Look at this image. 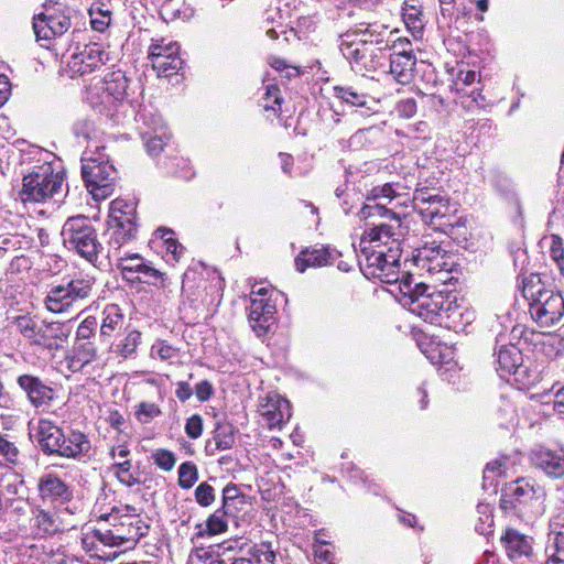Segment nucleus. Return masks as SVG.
<instances>
[{
  "label": "nucleus",
  "mask_w": 564,
  "mask_h": 564,
  "mask_svg": "<svg viewBox=\"0 0 564 564\" xmlns=\"http://www.w3.org/2000/svg\"><path fill=\"white\" fill-rule=\"evenodd\" d=\"M28 155L29 160L37 164L23 176L18 199L24 205L58 202L68 189L61 160L53 152L40 147H32Z\"/></svg>",
  "instance_id": "1"
},
{
  "label": "nucleus",
  "mask_w": 564,
  "mask_h": 564,
  "mask_svg": "<svg viewBox=\"0 0 564 564\" xmlns=\"http://www.w3.org/2000/svg\"><path fill=\"white\" fill-rule=\"evenodd\" d=\"M360 24L339 37V50L351 68L361 75L373 73L384 65L386 50L390 40H384L388 28L383 24Z\"/></svg>",
  "instance_id": "2"
},
{
  "label": "nucleus",
  "mask_w": 564,
  "mask_h": 564,
  "mask_svg": "<svg viewBox=\"0 0 564 564\" xmlns=\"http://www.w3.org/2000/svg\"><path fill=\"white\" fill-rule=\"evenodd\" d=\"M98 525L94 534L102 544L124 550L134 547L149 530L130 505L113 507L109 513L99 516Z\"/></svg>",
  "instance_id": "3"
},
{
  "label": "nucleus",
  "mask_w": 564,
  "mask_h": 564,
  "mask_svg": "<svg viewBox=\"0 0 564 564\" xmlns=\"http://www.w3.org/2000/svg\"><path fill=\"white\" fill-rule=\"evenodd\" d=\"M522 294L529 303L531 318L540 327L549 328L563 318V295L546 288L540 275L531 274L523 280Z\"/></svg>",
  "instance_id": "4"
},
{
  "label": "nucleus",
  "mask_w": 564,
  "mask_h": 564,
  "mask_svg": "<svg viewBox=\"0 0 564 564\" xmlns=\"http://www.w3.org/2000/svg\"><path fill=\"white\" fill-rule=\"evenodd\" d=\"M424 282H413V276L406 273L399 286V302L412 314L425 322L440 324L448 293L431 291Z\"/></svg>",
  "instance_id": "5"
},
{
  "label": "nucleus",
  "mask_w": 564,
  "mask_h": 564,
  "mask_svg": "<svg viewBox=\"0 0 564 564\" xmlns=\"http://www.w3.org/2000/svg\"><path fill=\"white\" fill-rule=\"evenodd\" d=\"M95 282L89 274H77L67 283L53 285L44 299L46 310L54 314L73 312L91 296Z\"/></svg>",
  "instance_id": "6"
},
{
  "label": "nucleus",
  "mask_w": 564,
  "mask_h": 564,
  "mask_svg": "<svg viewBox=\"0 0 564 564\" xmlns=\"http://www.w3.org/2000/svg\"><path fill=\"white\" fill-rule=\"evenodd\" d=\"M61 235L67 249L76 251L88 262L96 263L102 247L98 242L96 230L87 217L68 218L63 225Z\"/></svg>",
  "instance_id": "7"
},
{
  "label": "nucleus",
  "mask_w": 564,
  "mask_h": 564,
  "mask_svg": "<svg viewBox=\"0 0 564 564\" xmlns=\"http://www.w3.org/2000/svg\"><path fill=\"white\" fill-rule=\"evenodd\" d=\"M87 155V152H85ZM82 175L85 184L96 200L106 199L115 188L117 171L102 153L82 158Z\"/></svg>",
  "instance_id": "8"
},
{
  "label": "nucleus",
  "mask_w": 564,
  "mask_h": 564,
  "mask_svg": "<svg viewBox=\"0 0 564 564\" xmlns=\"http://www.w3.org/2000/svg\"><path fill=\"white\" fill-rule=\"evenodd\" d=\"M127 88L124 73L120 69L111 70L87 88L86 99L99 112L111 111L117 102L124 100Z\"/></svg>",
  "instance_id": "9"
},
{
  "label": "nucleus",
  "mask_w": 564,
  "mask_h": 564,
  "mask_svg": "<svg viewBox=\"0 0 564 564\" xmlns=\"http://www.w3.org/2000/svg\"><path fill=\"white\" fill-rule=\"evenodd\" d=\"M370 225L372 227L364 231L359 241V249L365 259L378 251L387 252L394 243L401 249V223L395 215L391 217L390 224L373 221Z\"/></svg>",
  "instance_id": "10"
},
{
  "label": "nucleus",
  "mask_w": 564,
  "mask_h": 564,
  "mask_svg": "<svg viewBox=\"0 0 564 564\" xmlns=\"http://www.w3.org/2000/svg\"><path fill=\"white\" fill-rule=\"evenodd\" d=\"M412 261L417 270L441 283H445L449 279L448 274L455 264L453 257L435 242L416 249Z\"/></svg>",
  "instance_id": "11"
},
{
  "label": "nucleus",
  "mask_w": 564,
  "mask_h": 564,
  "mask_svg": "<svg viewBox=\"0 0 564 564\" xmlns=\"http://www.w3.org/2000/svg\"><path fill=\"white\" fill-rule=\"evenodd\" d=\"M402 249H398L394 243L387 252L378 251L367 257L361 262L364 274L368 278L378 279L383 283H401L400 279V257Z\"/></svg>",
  "instance_id": "12"
},
{
  "label": "nucleus",
  "mask_w": 564,
  "mask_h": 564,
  "mask_svg": "<svg viewBox=\"0 0 564 564\" xmlns=\"http://www.w3.org/2000/svg\"><path fill=\"white\" fill-rule=\"evenodd\" d=\"M420 213L423 219L433 227L446 235H453L455 227L460 224L457 216V206L451 203L444 196H440L436 200H432L427 206H420Z\"/></svg>",
  "instance_id": "13"
},
{
  "label": "nucleus",
  "mask_w": 564,
  "mask_h": 564,
  "mask_svg": "<svg viewBox=\"0 0 564 564\" xmlns=\"http://www.w3.org/2000/svg\"><path fill=\"white\" fill-rule=\"evenodd\" d=\"M180 45L176 42L165 39L155 40L149 47V59L153 69L159 76L169 77L183 66V61L178 56Z\"/></svg>",
  "instance_id": "14"
},
{
  "label": "nucleus",
  "mask_w": 564,
  "mask_h": 564,
  "mask_svg": "<svg viewBox=\"0 0 564 564\" xmlns=\"http://www.w3.org/2000/svg\"><path fill=\"white\" fill-rule=\"evenodd\" d=\"M108 61V53L97 43L86 45L67 62L70 77L85 76L100 68Z\"/></svg>",
  "instance_id": "15"
},
{
  "label": "nucleus",
  "mask_w": 564,
  "mask_h": 564,
  "mask_svg": "<svg viewBox=\"0 0 564 564\" xmlns=\"http://www.w3.org/2000/svg\"><path fill=\"white\" fill-rule=\"evenodd\" d=\"M70 28V18L64 11L46 9L34 18L33 29L37 40L50 41L62 36Z\"/></svg>",
  "instance_id": "16"
},
{
  "label": "nucleus",
  "mask_w": 564,
  "mask_h": 564,
  "mask_svg": "<svg viewBox=\"0 0 564 564\" xmlns=\"http://www.w3.org/2000/svg\"><path fill=\"white\" fill-rule=\"evenodd\" d=\"M258 412L270 429H281L291 417L290 402L276 393H268L260 398Z\"/></svg>",
  "instance_id": "17"
},
{
  "label": "nucleus",
  "mask_w": 564,
  "mask_h": 564,
  "mask_svg": "<svg viewBox=\"0 0 564 564\" xmlns=\"http://www.w3.org/2000/svg\"><path fill=\"white\" fill-rule=\"evenodd\" d=\"M541 488H535L534 484L528 479H517L503 489L500 499V506L505 511L520 510L533 499H538Z\"/></svg>",
  "instance_id": "18"
},
{
  "label": "nucleus",
  "mask_w": 564,
  "mask_h": 564,
  "mask_svg": "<svg viewBox=\"0 0 564 564\" xmlns=\"http://www.w3.org/2000/svg\"><path fill=\"white\" fill-rule=\"evenodd\" d=\"M37 491L44 502L66 505L73 499V489L53 473L43 474L37 480Z\"/></svg>",
  "instance_id": "19"
},
{
  "label": "nucleus",
  "mask_w": 564,
  "mask_h": 564,
  "mask_svg": "<svg viewBox=\"0 0 564 564\" xmlns=\"http://www.w3.org/2000/svg\"><path fill=\"white\" fill-rule=\"evenodd\" d=\"M398 196V192L395 186L392 183H386L381 186L372 187L367 194V200L376 202L373 205L366 204L359 212V217L361 219H369L375 217H393L395 215L390 209H388L382 202H391L394 197Z\"/></svg>",
  "instance_id": "20"
},
{
  "label": "nucleus",
  "mask_w": 564,
  "mask_h": 564,
  "mask_svg": "<svg viewBox=\"0 0 564 564\" xmlns=\"http://www.w3.org/2000/svg\"><path fill=\"white\" fill-rule=\"evenodd\" d=\"M533 466L552 479L564 477V448L540 447L532 452Z\"/></svg>",
  "instance_id": "21"
},
{
  "label": "nucleus",
  "mask_w": 564,
  "mask_h": 564,
  "mask_svg": "<svg viewBox=\"0 0 564 564\" xmlns=\"http://www.w3.org/2000/svg\"><path fill=\"white\" fill-rule=\"evenodd\" d=\"M275 305L269 299L251 297L248 318L258 337L264 336L274 322Z\"/></svg>",
  "instance_id": "22"
},
{
  "label": "nucleus",
  "mask_w": 564,
  "mask_h": 564,
  "mask_svg": "<svg viewBox=\"0 0 564 564\" xmlns=\"http://www.w3.org/2000/svg\"><path fill=\"white\" fill-rule=\"evenodd\" d=\"M17 383L34 408L47 406L54 398V390L39 377L21 375Z\"/></svg>",
  "instance_id": "23"
},
{
  "label": "nucleus",
  "mask_w": 564,
  "mask_h": 564,
  "mask_svg": "<svg viewBox=\"0 0 564 564\" xmlns=\"http://www.w3.org/2000/svg\"><path fill=\"white\" fill-rule=\"evenodd\" d=\"M474 319V312L458 304L456 296L448 294L440 325L455 332L463 330Z\"/></svg>",
  "instance_id": "24"
},
{
  "label": "nucleus",
  "mask_w": 564,
  "mask_h": 564,
  "mask_svg": "<svg viewBox=\"0 0 564 564\" xmlns=\"http://www.w3.org/2000/svg\"><path fill=\"white\" fill-rule=\"evenodd\" d=\"M37 442L42 451L47 455H57L64 442V433L59 426L51 420L41 419L36 427Z\"/></svg>",
  "instance_id": "25"
},
{
  "label": "nucleus",
  "mask_w": 564,
  "mask_h": 564,
  "mask_svg": "<svg viewBox=\"0 0 564 564\" xmlns=\"http://www.w3.org/2000/svg\"><path fill=\"white\" fill-rule=\"evenodd\" d=\"M189 564H253L252 560L246 557H235L230 549L217 545L213 547L199 549L189 557Z\"/></svg>",
  "instance_id": "26"
},
{
  "label": "nucleus",
  "mask_w": 564,
  "mask_h": 564,
  "mask_svg": "<svg viewBox=\"0 0 564 564\" xmlns=\"http://www.w3.org/2000/svg\"><path fill=\"white\" fill-rule=\"evenodd\" d=\"M496 355L498 362L497 370L500 372L501 377L507 375L520 376L525 371L522 354L514 345L500 346Z\"/></svg>",
  "instance_id": "27"
},
{
  "label": "nucleus",
  "mask_w": 564,
  "mask_h": 564,
  "mask_svg": "<svg viewBox=\"0 0 564 564\" xmlns=\"http://www.w3.org/2000/svg\"><path fill=\"white\" fill-rule=\"evenodd\" d=\"M545 555L546 564H564V523L558 519L550 522Z\"/></svg>",
  "instance_id": "28"
},
{
  "label": "nucleus",
  "mask_w": 564,
  "mask_h": 564,
  "mask_svg": "<svg viewBox=\"0 0 564 564\" xmlns=\"http://www.w3.org/2000/svg\"><path fill=\"white\" fill-rule=\"evenodd\" d=\"M421 351L433 365H440L441 369L445 371L453 370L456 367V362L453 360L454 351L452 347H448L440 341L429 339L420 343Z\"/></svg>",
  "instance_id": "29"
},
{
  "label": "nucleus",
  "mask_w": 564,
  "mask_h": 564,
  "mask_svg": "<svg viewBox=\"0 0 564 564\" xmlns=\"http://www.w3.org/2000/svg\"><path fill=\"white\" fill-rule=\"evenodd\" d=\"M64 325L58 322L39 324L37 329L32 339V344L45 347L47 349H57L59 347L58 340L66 339Z\"/></svg>",
  "instance_id": "30"
},
{
  "label": "nucleus",
  "mask_w": 564,
  "mask_h": 564,
  "mask_svg": "<svg viewBox=\"0 0 564 564\" xmlns=\"http://www.w3.org/2000/svg\"><path fill=\"white\" fill-rule=\"evenodd\" d=\"M63 512L50 511L40 507L32 510V527L39 535H52L63 530Z\"/></svg>",
  "instance_id": "31"
},
{
  "label": "nucleus",
  "mask_w": 564,
  "mask_h": 564,
  "mask_svg": "<svg viewBox=\"0 0 564 564\" xmlns=\"http://www.w3.org/2000/svg\"><path fill=\"white\" fill-rule=\"evenodd\" d=\"M153 124L152 129L154 134H152L150 130H141L140 135L144 142L147 152L155 156L167 145L170 132L161 117H154Z\"/></svg>",
  "instance_id": "32"
},
{
  "label": "nucleus",
  "mask_w": 564,
  "mask_h": 564,
  "mask_svg": "<svg viewBox=\"0 0 564 564\" xmlns=\"http://www.w3.org/2000/svg\"><path fill=\"white\" fill-rule=\"evenodd\" d=\"M501 542L505 545L507 555L511 560L527 557L531 554V539L514 529H507L501 536Z\"/></svg>",
  "instance_id": "33"
},
{
  "label": "nucleus",
  "mask_w": 564,
  "mask_h": 564,
  "mask_svg": "<svg viewBox=\"0 0 564 564\" xmlns=\"http://www.w3.org/2000/svg\"><path fill=\"white\" fill-rule=\"evenodd\" d=\"M416 58L411 50L394 52L390 55V73L397 82L406 84L411 80Z\"/></svg>",
  "instance_id": "34"
},
{
  "label": "nucleus",
  "mask_w": 564,
  "mask_h": 564,
  "mask_svg": "<svg viewBox=\"0 0 564 564\" xmlns=\"http://www.w3.org/2000/svg\"><path fill=\"white\" fill-rule=\"evenodd\" d=\"M59 451L58 456L77 459L88 454L90 441L84 433L72 430L67 435L64 434Z\"/></svg>",
  "instance_id": "35"
},
{
  "label": "nucleus",
  "mask_w": 564,
  "mask_h": 564,
  "mask_svg": "<svg viewBox=\"0 0 564 564\" xmlns=\"http://www.w3.org/2000/svg\"><path fill=\"white\" fill-rule=\"evenodd\" d=\"M109 225L137 228L134 202L120 198L112 200L109 212Z\"/></svg>",
  "instance_id": "36"
},
{
  "label": "nucleus",
  "mask_w": 564,
  "mask_h": 564,
  "mask_svg": "<svg viewBox=\"0 0 564 564\" xmlns=\"http://www.w3.org/2000/svg\"><path fill=\"white\" fill-rule=\"evenodd\" d=\"M109 226L111 234L108 240L107 258L111 261L124 253L121 249L135 237L137 228L115 225Z\"/></svg>",
  "instance_id": "37"
},
{
  "label": "nucleus",
  "mask_w": 564,
  "mask_h": 564,
  "mask_svg": "<svg viewBox=\"0 0 564 564\" xmlns=\"http://www.w3.org/2000/svg\"><path fill=\"white\" fill-rule=\"evenodd\" d=\"M332 263V253L327 248H307L295 259L299 272H304L310 267H325Z\"/></svg>",
  "instance_id": "38"
},
{
  "label": "nucleus",
  "mask_w": 564,
  "mask_h": 564,
  "mask_svg": "<svg viewBox=\"0 0 564 564\" xmlns=\"http://www.w3.org/2000/svg\"><path fill=\"white\" fill-rule=\"evenodd\" d=\"M334 94L336 98L340 99L343 102L349 106L365 108L366 111L362 113H368L372 110V108L369 106V104L372 101L370 96L366 93L359 91L352 86H335Z\"/></svg>",
  "instance_id": "39"
},
{
  "label": "nucleus",
  "mask_w": 564,
  "mask_h": 564,
  "mask_svg": "<svg viewBox=\"0 0 564 564\" xmlns=\"http://www.w3.org/2000/svg\"><path fill=\"white\" fill-rule=\"evenodd\" d=\"M111 262L121 271L123 279L130 282H135L137 275L140 274L145 263L141 256L129 252L115 258Z\"/></svg>",
  "instance_id": "40"
},
{
  "label": "nucleus",
  "mask_w": 564,
  "mask_h": 564,
  "mask_svg": "<svg viewBox=\"0 0 564 564\" xmlns=\"http://www.w3.org/2000/svg\"><path fill=\"white\" fill-rule=\"evenodd\" d=\"M122 325L123 314L121 308L116 304L107 305L102 311L100 337L102 339L110 338L115 332L121 329Z\"/></svg>",
  "instance_id": "41"
},
{
  "label": "nucleus",
  "mask_w": 564,
  "mask_h": 564,
  "mask_svg": "<svg viewBox=\"0 0 564 564\" xmlns=\"http://www.w3.org/2000/svg\"><path fill=\"white\" fill-rule=\"evenodd\" d=\"M97 358V348L90 340L75 341L70 367L82 369Z\"/></svg>",
  "instance_id": "42"
},
{
  "label": "nucleus",
  "mask_w": 564,
  "mask_h": 564,
  "mask_svg": "<svg viewBox=\"0 0 564 564\" xmlns=\"http://www.w3.org/2000/svg\"><path fill=\"white\" fill-rule=\"evenodd\" d=\"M265 34L271 40H276L281 33H285L284 18L280 8H269L263 13L262 20Z\"/></svg>",
  "instance_id": "43"
},
{
  "label": "nucleus",
  "mask_w": 564,
  "mask_h": 564,
  "mask_svg": "<svg viewBox=\"0 0 564 564\" xmlns=\"http://www.w3.org/2000/svg\"><path fill=\"white\" fill-rule=\"evenodd\" d=\"M140 344L141 333L138 330H130L124 337L112 343L110 350L122 358H129L135 354Z\"/></svg>",
  "instance_id": "44"
},
{
  "label": "nucleus",
  "mask_w": 564,
  "mask_h": 564,
  "mask_svg": "<svg viewBox=\"0 0 564 564\" xmlns=\"http://www.w3.org/2000/svg\"><path fill=\"white\" fill-rule=\"evenodd\" d=\"M402 19L406 25V29L414 37H420L422 35L424 22L422 18V11L419 7L405 2L402 8Z\"/></svg>",
  "instance_id": "45"
},
{
  "label": "nucleus",
  "mask_w": 564,
  "mask_h": 564,
  "mask_svg": "<svg viewBox=\"0 0 564 564\" xmlns=\"http://www.w3.org/2000/svg\"><path fill=\"white\" fill-rule=\"evenodd\" d=\"M109 469L117 480L127 487H133L140 484L139 475L132 471L131 459H124L117 464H111Z\"/></svg>",
  "instance_id": "46"
},
{
  "label": "nucleus",
  "mask_w": 564,
  "mask_h": 564,
  "mask_svg": "<svg viewBox=\"0 0 564 564\" xmlns=\"http://www.w3.org/2000/svg\"><path fill=\"white\" fill-rule=\"evenodd\" d=\"M73 132L77 138L90 141L97 138L98 129L95 119L89 116H79L73 123Z\"/></svg>",
  "instance_id": "47"
},
{
  "label": "nucleus",
  "mask_w": 564,
  "mask_h": 564,
  "mask_svg": "<svg viewBox=\"0 0 564 564\" xmlns=\"http://www.w3.org/2000/svg\"><path fill=\"white\" fill-rule=\"evenodd\" d=\"M90 25L97 32H105L111 23V12L102 3H95L89 9Z\"/></svg>",
  "instance_id": "48"
},
{
  "label": "nucleus",
  "mask_w": 564,
  "mask_h": 564,
  "mask_svg": "<svg viewBox=\"0 0 564 564\" xmlns=\"http://www.w3.org/2000/svg\"><path fill=\"white\" fill-rule=\"evenodd\" d=\"M198 480V469L193 462H184L178 467V486L189 489Z\"/></svg>",
  "instance_id": "49"
},
{
  "label": "nucleus",
  "mask_w": 564,
  "mask_h": 564,
  "mask_svg": "<svg viewBox=\"0 0 564 564\" xmlns=\"http://www.w3.org/2000/svg\"><path fill=\"white\" fill-rule=\"evenodd\" d=\"M214 441L216 448L219 451L230 448L235 443L232 427L228 424H218L215 430Z\"/></svg>",
  "instance_id": "50"
},
{
  "label": "nucleus",
  "mask_w": 564,
  "mask_h": 564,
  "mask_svg": "<svg viewBox=\"0 0 564 564\" xmlns=\"http://www.w3.org/2000/svg\"><path fill=\"white\" fill-rule=\"evenodd\" d=\"M153 463L164 471H171L176 464V456L173 452L165 448H158L151 453Z\"/></svg>",
  "instance_id": "51"
},
{
  "label": "nucleus",
  "mask_w": 564,
  "mask_h": 564,
  "mask_svg": "<svg viewBox=\"0 0 564 564\" xmlns=\"http://www.w3.org/2000/svg\"><path fill=\"white\" fill-rule=\"evenodd\" d=\"M282 101L280 89L276 85H268L265 94L262 97V107L264 110H272L278 115L281 110L280 105Z\"/></svg>",
  "instance_id": "52"
},
{
  "label": "nucleus",
  "mask_w": 564,
  "mask_h": 564,
  "mask_svg": "<svg viewBox=\"0 0 564 564\" xmlns=\"http://www.w3.org/2000/svg\"><path fill=\"white\" fill-rule=\"evenodd\" d=\"M151 355H156L163 361L172 362L178 357L180 349L170 345L166 340H156L151 347Z\"/></svg>",
  "instance_id": "53"
},
{
  "label": "nucleus",
  "mask_w": 564,
  "mask_h": 564,
  "mask_svg": "<svg viewBox=\"0 0 564 564\" xmlns=\"http://www.w3.org/2000/svg\"><path fill=\"white\" fill-rule=\"evenodd\" d=\"M161 409L158 404L151 402H141L135 409V419L142 424H149L153 419L161 415Z\"/></svg>",
  "instance_id": "54"
},
{
  "label": "nucleus",
  "mask_w": 564,
  "mask_h": 564,
  "mask_svg": "<svg viewBox=\"0 0 564 564\" xmlns=\"http://www.w3.org/2000/svg\"><path fill=\"white\" fill-rule=\"evenodd\" d=\"M550 257L556 263L561 274L564 275V246L562 238L557 235L550 237Z\"/></svg>",
  "instance_id": "55"
},
{
  "label": "nucleus",
  "mask_w": 564,
  "mask_h": 564,
  "mask_svg": "<svg viewBox=\"0 0 564 564\" xmlns=\"http://www.w3.org/2000/svg\"><path fill=\"white\" fill-rule=\"evenodd\" d=\"M236 500L243 501V496H240L239 489L234 484H228L223 490V509L226 514L232 513Z\"/></svg>",
  "instance_id": "56"
},
{
  "label": "nucleus",
  "mask_w": 564,
  "mask_h": 564,
  "mask_svg": "<svg viewBox=\"0 0 564 564\" xmlns=\"http://www.w3.org/2000/svg\"><path fill=\"white\" fill-rule=\"evenodd\" d=\"M98 323L96 317L88 316L80 322L76 330V340H89L95 336Z\"/></svg>",
  "instance_id": "57"
},
{
  "label": "nucleus",
  "mask_w": 564,
  "mask_h": 564,
  "mask_svg": "<svg viewBox=\"0 0 564 564\" xmlns=\"http://www.w3.org/2000/svg\"><path fill=\"white\" fill-rule=\"evenodd\" d=\"M194 495L200 507H209L215 501V489L206 481L196 487Z\"/></svg>",
  "instance_id": "58"
},
{
  "label": "nucleus",
  "mask_w": 564,
  "mask_h": 564,
  "mask_svg": "<svg viewBox=\"0 0 564 564\" xmlns=\"http://www.w3.org/2000/svg\"><path fill=\"white\" fill-rule=\"evenodd\" d=\"M17 329L23 335L24 338L32 341L34 334L37 329L39 323L32 317L23 315L15 318Z\"/></svg>",
  "instance_id": "59"
},
{
  "label": "nucleus",
  "mask_w": 564,
  "mask_h": 564,
  "mask_svg": "<svg viewBox=\"0 0 564 564\" xmlns=\"http://www.w3.org/2000/svg\"><path fill=\"white\" fill-rule=\"evenodd\" d=\"M477 72L473 69L460 68L457 73L455 87L458 93H465L467 87L473 85L477 80Z\"/></svg>",
  "instance_id": "60"
},
{
  "label": "nucleus",
  "mask_w": 564,
  "mask_h": 564,
  "mask_svg": "<svg viewBox=\"0 0 564 564\" xmlns=\"http://www.w3.org/2000/svg\"><path fill=\"white\" fill-rule=\"evenodd\" d=\"M0 456L9 463H17L19 451L14 443L0 433Z\"/></svg>",
  "instance_id": "61"
},
{
  "label": "nucleus",
  "mask_w": 564,
  "mask_h": 564,
  "mask_svg": "<svg viewBox=\"0 0 564 564\" xmlns=\"http://www.w3.org/2000/svg\"><path fill=\"white\" fill-rule=\"evenodd\" d=\"M163 275L164 274L159 270L144 263L140 274L137 275L135 281L148 284H156L159 281H163Z\"/></svg>",
  "instance_id": "62"
},
{
  "label": "nucleus",
  "mask_w": 564,
  "mask_h": 564,
  "mask_svg": "<svg viewBox=\"0 0 564 564\" xmlns=\"http://www.w3.org/2000/svg\"><path fill=\"white\" fill-rule=\"evenodd\" d=\"M185 433L192 438H198L203 433V419L198 414H193L186 420Z\"/></svg>",
  "instance_id": "63"
},
{
  "label": "nucleus",
  "mask_w": 564,
  "mask_h": 564,
  "mask_svg": "<svg viewBox=\"0 0 564 564\" xmlns=\"http://www.w3.org/2000/svg\"><path fill=\"white\" fill-rule=\"evenodd\" d=\"M164 246L166 249V261L177 262L183 254L184 247L175 238H166Z\"/></svg>",
  "instance_id": "64"
}]
</instances>
